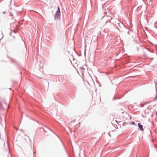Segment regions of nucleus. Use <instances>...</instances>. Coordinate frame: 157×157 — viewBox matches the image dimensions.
Instances as JSON below:
<instances>
[{
    "instance_id": "nucleus-5",
    "label": "nucleus",
    "mask_w": 157,
    "mask_h": 157,
    "mask_svg": "<svg viewBox=\"0 0 157 157\" xmlns=\"http://www.w3.org/2000/svg\"><path fill=\"white\" fill-rule=\"evenodd\" d=\"M152 107H151V108H149V109H152Z\"/></svg>"
},
{
    "instance_id": "nucleus-1",
    "label": "nucleus",
    "mask_w": 157,
    "mask_h": 157,
    "mask_svg": "<svg viewBox=\"0 0 157 157\" xmlns=\"http://www.w3.org/2000/svg\"><path fill=\"white\" fill-rule=\"evenodd\" d=\"M60 15V8L59 7L58 8V10L56 12V15L55 16V17H59Z\"/></svg>"
},
{
    "instance_id": "nucleus-3",
    "label": "nucleus",
    "mask_w": 157,
    "mask_h": 157,
    "mask_svg": "<svg viewBox=\"0 0 157 157\" xmlns=\"http://www.w3.org/2000/svg\"><path fill=\"white\" fill-rule=\"evenodd\" d=\"M156 95L155 97V100H157V87L156 88Z\"/></svg>"
},
{
    "instance_id": "nucleus-4",
    "label": "nucleus",
    "mask_w": 157,
    "mask_h": 157,
    "mask_svg": "<svg viewBox=\"0 0 157 157\" xmlns=\"http://www.w3.org/2000/svg\"><path fill=\"white\" fill-rule=\"evenodd\" d=\"M131 124H132V125H134V124H135V123L134 122H132L131 123Z\"/></svg>"
},
{
    "instance_id": "nucleus-2",
    "label": "nucleus",
    "mask_w": 157,
    "mask_h": 157,
    "mask_svg": "<svg viewBox=\"0 0 157 157\" xmlns=\"http://www.w3.org/2000/svg\"><path fill=\"white\" fill-rule=\"evenodd\" d=\"M138 126L141 131H143L144 130V129L143 128V126L142 125H141L140 123L138 124Z\"/></svg>"
}]
</instances>
